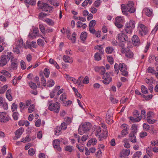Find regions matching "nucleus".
Returning <instances> with one entry per match:
<instances>
[{"label":"nucleus","mask_w":158,"mask_h":158,"mask_svg":"<svg viewBox=\"0 0 158 158\" xmlns=\"http://www.w3.org/2000/svg\"><path fill=\"white\" fill-rule=\"evenodd\" d=\"M121 9L123 14L127 15V12L133 13L135 11V8L133 7V3L132 1H129L127 6L124 4L121 5Z\"/></svg>","instance_id":"1"},{"label":"nucleus","mask_w":158,"mask_h":158,"mask_svg":"<svg viewBox=\"0 0 158 158\" xmlns=\"http://www.w3.org/2000/svg\"><path fill=\"white\" fill-rule=\"evenodd\" d=\"M48 109L51 111H53L54 113H58L60 111V105L58 102H53L52 101L48 102Z\"/></svg>","instance_id":"2"},{"label":"nucleus","mask_w":158,"mask_h":158,"mask_svg":"<svg viewBox=\"0 0 158 158\" xmlns=\"http://www.w3.org/2000/svg\"><path fill=\"white\" fill-rule=\"evenodd\" d=\"M37 6L39 9H41L48 12H50L52 9V7L51 6L47 3L44 2L42 1H39L37 3Z\"/></svg>","instance_id":"3"},{"label":"nucleus","mask_w":158,"mask_h":158,"mask_svg":"<svg viewBox=\"0 0 158 158\" xmlns=\"http://www.w3.org/2000/svg\"><path fill=\"white\" fill-rule=\"evenodd\" d=\"M135 27V22L131 20L126 23L124 27L125 32L128 34H131L132 30Z\"/></svg>","instance_id":"4"},{"label":"nucleus","mask_w":158,"mask_h":158,"mask_svg":"<svg viewBox=\"0 0 158 158\" xmlns=\"http://www.w3.org/2000/svg\"><path fill=\"white\" fill-rule=\"evenodd\" d=\"M91 127L90 123L89 122L85 123L82 125L80 126L79 127L78 130V133L82 135L89 130Z\"/></svg>","instance_id":"5"},{"label":"nucleus","mask_w":158,"mask_h":158,"mask_svg":"<svg viewBox=\"0 0 158 158\" xmlns=\"http://www.w3.org/2000/svg\"><path fill=\"white\" fill-rule=\"evenodd\" d=\"M107 131H102L101 129L99 127L97 129L95 135L96 136H98L99 140H102L103 139L106 138L107 136Z\"/></svg>","instance_id":"6"},{"label":"nucleus","mask_w":158,"mask_h":158,"mask_svg":"<svg viewBox=\"0 0 158 158\" xmlns=\"http://www.w3.org/2000/svg\"><path fill=\"white\" fill-rule=\"evenodd\" d=\"M139 34L142 36L146 35L148 32L147 27L143 24H139Z\"/></svg>","instance_id":"7"},{"label":"nucleus","mask_w":158,"mask_h":158,"mask_svg":"<svg viewBox=\"0 0 158 158\" xmlns=\"http://www.w3.org/2000/svg\"><path fill=\"white\" fill-rule=\"evenodd\" d=\"M119 70L122 72V74L125 76H127L128 75L127 70V67L126 65L123 63H120L118 65Z\"/></svg>","instance_id":"8"},{"label":"nucleus","mask_w":158,"mask_h":158,"mask_svg":"<svg viewBox=\"0 0 158 158\" xmlns=\"http://www.w3.org/2000/svg\"><path fill=\"white\" fill-rule=\"evenodd\" d=\"M124 20V18L122 17H117L115 19V21L114 23L115 25L118 28H122L123 27L122 23L123 22Z\"/></svg>","instance_id":"9"},{"label":"nucleus","mask_w":158,"mask_h":158,"mask_svg":"<svg viewBox=\"0 0 158 158\" xmlns=\"http://www.w3.org/2000/svg\"><path fill=\"white\" fill-rule=\"evenodd\" d=\"M10 119L9 116L5 112H0V121L2 123H5L8 122Z\"/></svg>","instance_id":"10"},{"label":"nucleus","mask_w":158,"mask_h":158,"mask_svg":"<svg viewBox=\"0 0 158 158\" xmlns=\"http://www.w3.org/2000/svg\"><path fill=\"white\" fill-rule=\"evenodd\" d=\"M113 114L108 110L107 113L106 114L105 117V120L106 123L109 124H112L114 121L113 120Z\"/></svg>","instance_id":"11"},{"label":"nucleus","mask_w":158,"mask_h":158,"mask_svg":"<svg viewBox=\"0 0 158 158\" xmlns=\"http://www.w3.org/2000/svg\"><path fill=\"white\" fill-rule=\"evenodd\" d=\"M129 119L132 123L138 122V112L137 110H135L133 112V116L129 117Z\"/></svg>","instance_id":"12"},{"label":"nucleus","mask_w":158,"mask_h":158,"mask_svg":"<svg viewBox=\"0 0 158 158\" xmlns=\"http://www.w3.org/2000/svg\"><path fill=\"white\" fill-rule=\"evenodd\" d=\"M103 82L105 84H108L111 82L112 80V78L110 77L109 74L106 73L104 74L103 77Z\"/></svg>","instance_id":"13"},{"label":"nucleus","mask_w":158,"mask_h":158,"mask_svg":"<svg viewBox=\"0 0 158 158\" xmlns=\"http://www.w3.org/2000/svg\"><path fill=\"white\" fill-rule=\"evenodd\" d=\"M118 40L122 42H126L128 40V37L125 34L121 33L119 34L117 36Z\"/></svg>","instance_id":"14"},{"label":"nucleus","mask_w":158,"mask_h":158,"mask_svg":"<svg viewBox=\"0 0 158 158\" xmlns=\"http://www.w3.org/2000/svg\"><path fill=\"white\" fill-rule=\"evenodd\" d=\"M8 61L6 55H2L0 57V66L3 67L6 65Z\"/></svg>","instance_id":"15"},{"label":"nucleus","mask_w":158,"mask_h":158,"mask_svg":"<svg viewBox=\"0 0 158 158\" xmlns=\"http://www.w3.org/2000/svg\"><path fill=\"white\" fill-rule=\"evenodd\" d=\"M60 141L58 139H56L53 140V146L55 149L59 152H60L61 148L60 147Z\"/></svg>","instance_id":"16"},{"label":"nucleus","mask_w":158,"mask_h":158,"mask_svg":"<svg viewBox=\"0 0 158 158\" xmlns=\"http://www.w3.org/2000/svg\"><path fill=\"white\" fill-rule=\"evenodd\" d=\"M24 131V129L22 127H21L18 129L15 132V136L14 138L13 139L16 140L17 139L20 138Z\"/></svg>","instance_id":"17"},{"label":"nucleus","mask_w":158,"mask_h":158,"mask_svg":"<svg viewBox=\"0 0 158 158\" xmlns=\"http://www.w3.org/2000/svg\"><path fill=\"white\" fill-rule=\"evenodd\" d=\"M153 10L152 9H150L149 8L146 7L143 10V13L145 14L148 17H151L153 14Z\"/></svg>","instance_id":"18"},{"label":"nucleus","mask_w":158,"mask_h":158,"mask_svg":"<svg viewBox=\"0 0 158 158\" xmlns=\"http://www.w3.org/2000/svg\"><path fill=\"white\" fill-rule=\"evenodd\" d=\"M130 152L129 149H123L120 152V156L123 157L128 156L130 154Z\"/></svg>","instance_id":"19"},{"label":"nucleus","mask_w":158,"mask_h":158,"mask_svg":"<svg viewBox=\"0 0 158 158\" xmlns=\"http://www.w3.org/2000/svg\"><path fill=\"white\" fill-rule=\"evenodd\" d=\"M63 60L66 63H72L73 61V58L67 55H64L63 56Z\"/></svg>","instance_id":"20"},{"label":"nucleus","mask_w":158,"mask_h":158,"mask_svg":"<svg viewBox=\"0 0 158 158\" xmlns=\"http://www.w3.org/2000/svg\"><path fill=\"white\" fill-rule=\"evenodd\" d=\"M60 88V86L59 85L55 87L54 89L50 94V96L51 98H53L54 97L55 94L57 92L58 90Z\"/></svg>","instance_id":"21"},{"label":"nucleus","mask_w":158,"mask_h":158,"mask_svg":"<svg viewBox=\"0 0 158 158\" xmlns=\"http://www.w3.org/2000/svg\"><path fill=\"white\" fill-rule=\"evenodd\" d=\"M121 127L123 129L121 131V134L123 136H125L128 133L127 125L126 124H122Z\"/></svg>","instance_id":"22"},{"label":"nucleus","mask_w":158,"mask_h":158,"mask_svg":"<svg viewBox=\"0 0 158 158\" xmlns=\"http://www.w3.org/2000/svg\"><path fill=\"white\" fill-rule=\"evenodd\" d=\"M18 62L17 59H14L11 60V67L13 69H17L18 66Z\"/></svg>","instance_id":"23"},{"label":"nucleus","mask_w":158,"mask_h":158,"mask_svg":"<svg viewBox=\"0 0 158 158\" xmlns=\"http://www.w3.org/2000/svg\"><path fill=\"white\" fill-rule=\"evenodd\" d=\"M132 41L134 45L137 46L138 44V37L137 35H134L132 38Z\"/></svg>","instance_id":"24"},{"label":"nucleus","mask_w":158,"mask_h":158,"mask_svg":"<svg viewBox=\"0 0 158 158\" xmlns=\"http://www.w3.org/2000/svg\"><path fill=\"white\" fill-rule=\"evenodd\" d=\"M11 89H8L6 92V98L9 101H11L12 100V97L11 95Z\"/></svg>","instance_id":"25"},{"label":"nucleus","mask_w":158,"mask_h":158,"mask_svg":"<svg viewBox=\"0 0 158 158\" xmlns=\"http://www.w3.org/2000/svg\"><path fill=\"white\" fill-rule=\"evenodd\" d=\"M97 143V140L95 138L90 139L88 142L87 145V146L89 147L91 145H94Z\"/></svg>","instance_id":"26"},{"label":"nucleus","mask_w":158,"mask_h":158,"mask_svg":"<svg viewBox=\"0 0 158 158\" xmlns=\"http://www.w3.org/2000/svg\"><path fill=\"white\" fill-rule=\"evenodd\" d=\"M64 150L66 151L71 152L74 151V148L73 146L67 145L64 147Z\"/></svg>","instance_id":"27"},{"label":"nucleus","mask_w":158,"mask_h":158,"mask_svg":"<svg viewBox=\"0 0 158 158\" xmlns=\"http://www.w3.org/2000/svg\"><path fill=\"white\" fill-rule=\"evenodd\" d=\"M76 34L75 32H74L72 34V37L70 35H68L67 37L68 38L71 40L73 43L75 42L76 41Z\"/></svg>","instance_id":"28"},{"label":"nucleus","mask_w":158,"mask_h":158,"mask_svg":"<svg viewBox=\"0 0 158 158\" xmlns=\"http://www.w3.org/2000/svg\"><path fill=\"white\" fill-rule=\"evenodd\" d=\"M125 56L129 58H131L133 56V54L130 50H126Z\"/></svg>","instance_id":"29"},{"label":"nucleus","mask_w":158,"mask_h":158,"mask_svg":"<svg viewBox=\"0 0 158 158\" xmlns=\"http://www.w3.org/2000/svg\"><path fill=\"white\" fill-rule=\"evenodd\" d=\"M65 77L67 80L72 81L74 83H76L77 80L74 78L70 77L68 74L65 75Z\"/></svg>","instance_id":"30"},{"label":"nucleus","mask_w":158,"mask_h":158,"mask_svg":"<svg viewBox=\"0 0 158 158\" xmlns=\"http://www.w3.org/2000/svg\"><path fill=\"white\" fill-rule=\"evenodd\" d=\"M137 125L135 124H132L131 127L132 130V133L133 134H136L137 132Z\"/></svg>","instance_id":"31"},{"label":"nucleus","mask_w":158,"mask_h":158,"mask_svg":"<svg viewBox=\"0 0 158 158\" xmlns=\"http://www.w3.org/2000/svg\"><path fill=\"white\" fill-rule=\"evenodd\" d=\"M1 73L2 74L6 76L7 78H10L11 76V74L8 71L5 70L1 71Z\"/></svg>","instance_id":"32"},{"label":"nucleus","mask_w":158,"mask_h":158,"mask_svg":"<svg viewBox=\"0 0 158 158\" xmlns=\"http://www.w3.org/2000/svg\"><path fill=\"white\" fill-rule=\"evenodd\" d=\"M121 42L119 43V46L121 48V52L122 53H124L126 52V49L125 48V44Z\"/></svg>","instance_id":"33"},{"label":"nucleus","mask_w":158,"mask_h":158,"mask_svg":"<svg viewBox=\"0 0 158 158\" xmlns=\"http://www.w3.org/2000/svg\"><path fill=\"white\" fill-rule=\"evenodd\" d=\"M102 54H101L98 52L96 53L94 55V58L95 60L96 61H99L101 60V56Z\"/></svg>","instance_id":"34"},{"label":"nucleus","mask_w":158,"mask_h":158,"mask_svg":"<svg viewBox=\"0 0 158 158\" xmlns=\"http://www.w3.org/2000/svg\"><path fill=\"white\" fill-rule=\"evenodd\" d=\"M103 47L102 45H98L96 46L94 48L96 50H99V52L101 54H102L103 53V51L102 50Z\"/></svg>","instance_id":"35"},{"label":"nucleus","mask_w":158,"mask_h":158,"mask_svg":"<svg viewBox=\"0 0 158 158\" xmlns=\"http://www.w3.org/2000/svg\"><path fill=\"white\" fill-rule=\"evenodd\" d=\"M87 35L86 32L84 31L81 33V39L83 41L85 40L87 37Z\"/></svg>","instance_id":"36"},{"label":"nucleus","mask_w":158,"mask_h":158,"mask_svg":"<svg viewBox=\"0 0 158 158\" xmlns=\"http://www.w3.org/2000/svg\"><path fill=\"white\" fill-rule=\"evenodd\" d=\"M135 134L133 133H130L129 135V137L131 138V141L133 143H135L136 142V139L135 136L134 135Z\"/></svg>","instance_id":"37"},{"label":"nucleus","mask_w":158,"mask_h":158,"mask_svg":"<svg viewBox=\"0 0 158 158\" xmlns=\"http://www.w3.org/2000/svg\"><path fill=\"white\" fill-rule=\"evenodd\" d=\"M141 115L139 116V121L142 119H145V111L144 110H142L141 112Z\"/></svg>","instance_id":"38"},{"label":"nucleus","mask_w":158,"mask_h":158,"mask_svg":"<svg viewBox=\"0 0 158 158\" xmlns=\"http://www.w3.org/2000/svg\"><path fill=\"white\" fill-rule=\"evenodd\" d=\"M124 146L125 148H129L130 147L128 140L127 139H125L123 141Z\"/></svg>","instance_id":"39"},{"label":"nucleus","mask_w":158,"mask_h":158,"mask_svg":"<svg viewBox=\"0 0 158 158\" xmlns=\"http://www.w3.org/2000/svg\"><path fill=\"white\" fill-rule=\"evenodd\" d=\"M114 51V48L112 47H108L106 48V52L108 54L111 53Z\"/></svg>","instance_id":"40"},{"label":"nucleus","mask_w":158,"mask_h":158,"mask_svg":"<svg viewBox=\"0 0 158 158\" xmlns=\"http://www.w3.org/2000/svg\"><path fill=\"white\" fill-rule=\"evenodd\" d=\"M55 82L53 80L50 79L49 80L47 83V86L49 87H51L54 85Z\"/></svg>","instance_id":"41"},{"label":"nucleus","mask_w":158,"mask_h":158,"mask_svg":"<svg viewBox=\"0 0 158 158\" xmlns=\"http://www.w3.org/2000/svg\"><path fill=\"white\" fill-rule=\"evenodd\" d=\"M8 87L7 85H5L2 87L0 89V94H2L4 93Z\"/></svg>","instance_id":"42"},{"label":"nucleus","mask_w":158,"mask_h":158,"mask_svg":"<svg viewBox=\"0 0 158 158\" xmlns=\"http://www.w3.org/2000/svg\"><path fill=\"white\" fill-rule=\"evenodd\" d=\"M37 42L38 45L40 46L43 47L44 44V40L41 39H38L37 40Z\"/></svg>","instance_id":"43"},{"label":"nucleus","mask_w":158,"mask_h":158,"mask_svg":"<svg viewBox=\"0 0 158 158\" xmlns=\"http://www.w3.org/2000/svg\"><path fill=\"white\" fill-rule=\"evenodd\" d=\"M45 22L49 25L53 26L54 23L52 20L49 19H47L45 20Z\"/></svg>","instance_id":"44"},{"label":"nucleus","mask_w":158,"mask_h":158,"mask_svg":"<svg viewBox=\"0 0 158 158\" xmlns=\"http://www.w3.org/2000/svg\"><path fill=\"white\" fill-rule=\"evenodd\" d=\"M44 73L45 77H48L50 74L49 69L47 68H45L44 71Z\"/></svg>","instance_id":"45"},{"label":"nucleus","mask_w":158,"mask_h":158,"mask_svg":"<svg viewBox=\"0 0 158 158\" xmlns=\"http://www.w3.org/2000/svg\"><path fill=\"white\" fill-rule=\"evenodd\" d=\"M141 91L144 94H147L148 93L147 88L143 85L141 86Z\"/></svg>","instance_id":"46"},{"label":"nucleus","mask_w":158,"mask_h":158,"mask_svg":"<svg viewBox=\"0 0 158 158\" xmlns=\"http://www.w3.org/2000/svg\"><path fill=\"white\" fill-rule=\"evenodd\" d=\"M29 85L30 87L33 89H35L37 87L36 84L32 82H29Z\"/></svg>","instance_id":"47"},{"label":"nucleus","mask_w":158,"mask_h":158,"mask_svg":"<svg viewBox=\"0 0 158 158\" xmlns=\"http://www.w3.org/2000/svg\"><path fill=\"white\" fill-rule=\"evenodd\" d=\"M35 150L33 148H30L28 151V154L30 156L34 155L35 154Z\"/></svg>","instance_id":"48"},{"label":"nucleus","mask_w":158,"mask_h":158,"mask_svg":"<svg viewBox=\"0 0 158 158\" xmlns=\"http://www.w3.org/2000/svg\"><path fill=\"white\" fill-rule=\"evenodd\" d=\"M39 27L41 31L44 34H45V29L44 26L42 24L39 25Z\"/></svg>","instance_id":"49"},{"label":"nucleus","mask_w":158,"mask_h":158,"mask_svg":"<svg viewBox=\"0 0 158 158\" xmlns=\"http://www.w3.org/2000/svg\"><path fill=\"white\" fill-rule=\"evenodd\" d=\"M145 82L148 84L152 85L153 83V81L152 78H146L145 79Z\"/></svg>","instance_id":"50"},{"label":"nucleus","mask_w":158,"mask_h":158,"mask_svg":"<svg viewBox=\"0 0 158 158\" xmlns=\"http://www.w3.org/2000/svg\"><path fill=\"white\" fill-rule=\"evenodd\" d=\"M48 14H47L44 13L43 12H40L39 13V19L42 20Z\"/></svg>","instance_id":"51"},{"label":"nucleus","mask_w":158,"mask_h":158,"mask_svg":"<svg viewBox=\"0 0 158 158\" xmlns=\"http://www.w3.org/2000/svg\"><path fill=\"white\" fill-rule=\"evenodd\" d=\"M7 56V59L9 58L11 60H14V57L13 56L12 53L11 52H8L6 55Z\"/></svg>","instance_id":"52"},{"label":"nucleus","mask_w":158,"mask_h":158,"mask_svg":"<svg viewBox=\"0 0 158 158\" xmlns=\"http://www.w3.org/2000/svg\"><path fill=\"white\" fill-rule=\"evenodd\" d=\"M99 72L100 74L102 75H104L106 71V69L104 67H102L100 68L99 69Z\"/></svg>","instance_id":"53"},{"label":"nucleus","mask_w":158,"mask_h":158,"mask_svg":"<svg viewBox=\"0 0 158 158\" xmlns=\"http://www.w3.org/2000/svg\"><path fill=\"white\" fill-rule=\"evenodd\" d=\"M148 73H151L152 74H154L155 73L156 71L153 68L149 67L148 69Z\"/></svg>","instance_id":"54"},{"label":"nucleus","mask_w":158,"mask_h":158,"mask_svg":"<svg viewBox=\"0 0 158 158\" xmlns=\"http://www.w3.org/2000/svg\"><path fill=\"white\" fill-rule=\"evenodd\" d=\"M60 99L62 101H65L66 99V95L65 93L62 94L60 98Z\"/></svg>","instance_id":"55"},{"label":"nucleus","mask_w":158,"mask_h":158,"mask_svg":"<svg viewBox=\"0 0 158 158\" xmlns=\"http://www.w3.org/2000/svg\"><path fill=\"white\" fill-rule=\"evenodd\" d=\"M114 69H115L114 73L117 75L118 74L119 72V68L118 64L116 63L114 64Z\"/></svg>","instance_id":"56"},{"label":"nucleus","mask_w":158,"mask_h":158,"mask_svg":"<svg viewBox=\"0 0 158 158\" xmlns=\"http://www.w3.org/2000/svg\"><path fill=\"white\" fill-rule=\"evenodd\" d=\"M19 43L17 44V47L19 48H21L23 45V40L21 39L19 40Z\"/></svg>","instance_id":"57"},{"label":"nucleus","mask_w":158,"mask_h":158,"mask_svg":"<svg viewBox=\"0 0 158 158\" xmlns=\"http://www.w3.org/2000/svg\"><path fill=\"white\" fill-rule=\"evenodd\" d=\"M24 48L27 49V48L31 49V44H29L28 41L26 42V44H24Z\"/></svg>","instance_id":"58"},{"label":"nucleus","mask_w":158,"mask_h":158,"mask_svg":"<svg viewBox=\"0 0 158 158\" xmlns=\"http://www.w3.org/2000/svg\"><path fill=\"white\" fill-rule=\"evenodd\" d=\"M61 129L60 127H57L55 129V135L57 136L59 134V133L60 132Z\"/></svg>","instance_id":"59"},{"label":"nucleus","mask_w":158,"mask_h":158,"mask_svg":"<svg viewBox=\"0 0 158 158\" xmlns=\"http://www.w3.org/2000/svg\"><path fill=\"white\" fill-rule=\"evenodd\" d=\"M107 59L108 62L111 64H113L114 60L111 56H108L107 57Z\"/></svg>","instance_id":"60"},{"label":"nucleus","mask_w":158,"mask_h":158,"mask_svg":"<svg viewBox=\"0 0 158 158\" xmlns=\"http://www.w3.org/2000/svg\"><path fill=\"white\" fill-rule=\"evenodd\" d=\"M35 108V106L33 105H31L29 107L28 109V112L29 113L32 112L34 110Z\"/></svg>","instance_id":"61"},{"label":"nucleus","mask_w":158,"mask_h":158,"mask_svg":"<svg viewBox=\"0 0 158 158\" xmlns=\"http://www.w3.org/2000/svg\"><path fill=\"white\" fill-rule=\"evenodd\" d=\"M11 109L13 112H15L17 110V105L15 103L12 104L11 106Z\"/></svg>","instance_id":"62"},{"label":"nucleus","mask_w":158,"mask_h":158,"mask_svg":"<svg viewBox=\"0 0 158 158\" xmlns=\"http://www.w3.org/2000/svg\"><path fill=\"white\" fill-rule=\"evenodd\" d=\"M64 121L66 122L67 124L69 125L70 124L72 120L69 117H67L66 118H64Z\"/></svg>","instance_id":"63"},{"label":"nucleus","mask_w":158,"mask_h":158,"mask_svg":"<svg viewBox=\"0 0 158 158\" xmlns=\"http://www.w3.org/2000/svg\"><path fill=\"white\" fill-rule=\"evenodd\" d=\"M96 24V21L93 20H91L89 23V27H93Z\"/></svg>","instance_id":"64"}]
</instances>
